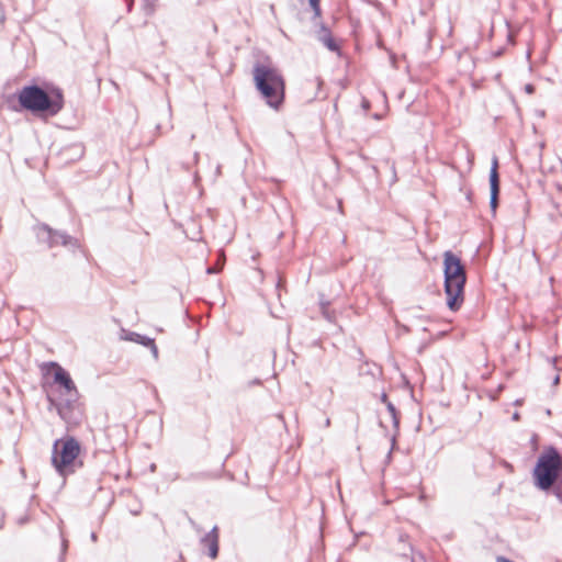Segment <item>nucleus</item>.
<instances>
[{
	"label": "nucleus",
	"instance_id": "15",
	"mask_svg": "<svg viewBox=\"0 0 562 562\" xmlns=\"http://www.w3.org/2000/svg\"><path fill=\"white\" fill-rule=\"evenodd\" d=\"M313 11L314 18L322 15L321 0H307Z\"/></svg>",
	"mask_w": 562,
	"mask_h": 562
},
{
	"label": "nucleus",
	"instance_id": "6",
	"mask_svg": "<svg viewBox=\"0 0 562 562\" xmlns=\"http://www.w3.org/2000/svg\"><path fill=\"white\" fill-rule=\"evenodd\" d=\"M81 445L77 438L66 436L56 439L52 449V464L56 472L61 476H67L76 472L83 465L79 460Z\"/></svg>",
	"mask_w": 562,
	"mask_h": 562
},
{
	"label": "nucleus",
	"instance_id": "14",
	"mask_svg": "<svg viewBox=\"0 0 562 562\" xmlns=\"http://www.w3.org/2000/svg\"><path fill=\"white\" fill-rule=\"evenodd\" d=\"M155 2L156 0H143L142 8L145 11L147 16H150L155 12Z\"/></svg>",
	"mask_w": 562,
	"mask_h": 562
},
{
	"label": "nucleus",
	"instance_id": "3",
	"mask_svg": "<svg viewBox=\"0 0 562 562\" xmlns=\"http://www.w3.org/2000/svg\"><path fill=\"white\" fill-rule=\"evenodd\" d=\"M533 486L553 495L562 504V452L553 445L544 446L531 470Z\"/></svg>",
	"mask_w": 562,
	"mask_h": 562
},
{
	"label": "nucleus",
	"instance_id": "13",
	"mask_svg": "<svg viewBox=\"0 0 562 562\" xmlns=\"http://www.w3.org/2000/svg\"><path fill=\"white\" fill-rule=\"evenodd\" d=\"M499 193L501 192H490V209L493 217H495L499 204Z\"/></svg>",
	"mask_w": 562,
	"mask_h": 562
},
{
	"label": "nucleus",
	"instance_id": "22",
	"mask_svg": "<svg viewBox=\"0 0 562 562\" xmlns=\"http://www.w3.org/2000/svg\"><path fill=\"white\" fill-rule=\"evenodd\" d=\"M380 401H381L383 404H385V406H386V407H387V403H392L391 401H389V397H387V395H386V393H385V392H383V393L381 394V396H380Z\"/></svg>",
	"mask_w": 562,
	"mask_h": 562
},
{
	"label": "nucleus",
	"instance_id": "30",
	"mask_svg": "<svg viewBox=\"0 0 562 562\" xmlns=\"http://www.w3.org/2000/svg\"><path fill=\"white\" fill-rule=\"evenodd\" d=\"M324 426L325 427H329L330 426V419L329 418H326L325 422H324Z\"/></svg>",
	"mask_w": 562,
	"mask_h": 562
},
{
	"label": "nucleus",
	"instance_id": "35",
	"mask_svg": "<svg viewBox=\"0 0 562 562\" xmlns=\"http://www.w3.org/2000/svg\"><path fill=\"white\" fill-rule=\"evenodd\" d=\"M373 116H374V119H376V120H379V119H380V115H379V114H374Z\"/></svg>",
	"mask_w": 562,
	"mask_h": 562
},
{
	"label": "nucleus",
	"instance_id": "36",
	"mask_svg": "<svg viewBox=\"0 0 562 562\" xmlns=\"http://www.w3.org/2000/svg\"><path fill=\"white\" fill-rule=\"evenodd\" d=\"M416 317H417V319H425V317L422 316V315L420 316H416Z\"/></svg>",
	"mask_w": 562,
	"mask_h": 562
},
{
	"label": "nucleus",
	"instance_id": "33",
	"mask_svg": "<svg viewBox=\"0 0 562 562\" xmlns=\"http://www.w3.org/2000/svg\"><path fill=\"white\" fill-rule=\"evenodd\" d=\"M199 160V153H194V161L198 162Z\"/></svg>",
	"mask_w": 562,
	"mask_h": 562
},
{
	"label": "nucleus",
	"instance_id": "20",
	"mask_svg": "<svg viewBox=\"0 0 562 562\" xmlns=\"http://www.w3.org/2000/svg\"><path fill=\"white\" fill-rule=\"evenodd\" d=\"M524 90L526 93L532 94L535 92L536 88L532 83H527V85H525Z\"/></svg>",
	"mask_w": 562,
	"mask_h": 562
},
{
	"label": "nucleus",
	"instance_id": "1",
	"mask_svg": "<svg viewBox=\"0 0 562 562\" xmlns=\"http://www.w3.org/2000/svg\"><path fill=\"white\" fill-rule=\"evenodd\" d=\"M8 108L14 112H30L40 119L54 117L65 106L64 91L49 81H32L7 97Z\"/></svg>",
	"mask_w": 562,
	"mask_h": 562
},
{
	"label": "nucleus",
	"instance_id": "2",
	"mask_svg": "<svg viewBox=\"0 0 562 562\" xmlns=\"http://www.w3.org/2000/svg\"><path fill=\"white\" fill-rule=\"evenodd\" d=\"M48 367L52 371H47L46 375H50L52 382L48 383L46 398L50 407L57 411L65 423L78 424L81 419L80 395L70 373L55 361L49 362Z\"/></svg>",
	"mask_w": 562,
	"mask_h": 562
},
{
	"label": "nucleus",
	"instance_id": "7",
	"mask_svg": "<svg viewBox=\"0 0 562 562\" xmlns=\"http://www.w3.org/2000/svg\"><path fill=\"white\" fill-rule=\"evenodd\" d=\"M33 229L37 241L45 244L48 248L63 246L72 252L81 249V245L76 237L69 235L65 231L55 229L46 223H38L33 227Z\"/></svg>",
	"mask_w": 562,
	"mask_h": 562
},
{
	"label": "nucleus",
	"instance_id": "25",
	"mask_svg": "<svg viewBox=\"0 0 562 562\" xmlns=\"http://www.w3.org/2000/svg\"><path fill=\"white\" fill-rule=\"evenodd\" d=\"M530 441H531V443H532V445H537V442H538V435H537V434H533V435L531 436Z\"/></svg>",
	"mask_w": 562,
	"mask_h": 562
},
{
	"label": "nucleus",
	"instance_id": "38",
	"mask_svg": "<svg viewBox=\"0 0 562 562\" xmlns=\"http://www.w3.org/2000/svg\"><path fill=\"white\" fill-rule=\"evenodd\" d=\"M412 562H414V561H412Z\"/></svg>",
	"mask_w": 562,
	"mask_h": 562
},
{
	"label": "nucleus",
	"instance_id": "16",
	"mask_svg": "<svg viewBox=\"0 0 562 562\" xmlns=\"http://www.w3.org/2000/svg\"><path fill=\"white\" fill-rule=\"evenodd\" d=\"M69 150L72 151V155H75L77 158H81L85 153V148L81 144H74L69 147Z\"/></svg>",
	"mask_w": 562,
	"mask_h": 562
},
{
	"label": "nucleus",
	"instance_id": "5",
	"mask_svg": "<svg viewBox=\"0 0 562 562\" xmlns=\"http://www.w3.org/2000/svg\"><path fill=\"white\" fill-rule=\"evenodd\" d=\"M442 257L446 304L451 312H458L464 302L468 280L465 266L461 258L451 250H446Z\"/></svg>",
	"mask_w": 562,
	"mask_h": 562
},
{
	"label": "nucleus",
	"instance_id": "12",
	"mask_svg": "<svg viewBox=\"0 0 562 562\" xmlns=\"http://www.w3.org/2000/svg\"><path fill=\"white\" fill-rule=\"evenodd\" d=\"M386 409L392 418L393 428L395 430L394 434L398 435L401 414L393 403H387Z\"/></svg>",
	"mask_w": 562,
	"mask_h": 562
},
{
	"label": "nucleus",
	"instance_id": "31",
	"mask_svg": "<svg viewBox=\"0 0 562 562\" xmlns=\"http://www.w3.org/2000/svg\"><path fill=\"white\" fill-rule=\"evenodd\" d=\"M558 359H559L558 357H554V358H552V359H551V361H552V363H553V367H554L555 369H557L555 363H557Z\"/></svg>",
	"mask_w": 562,
	"mask_h": 562
},
{
	"label": "nucleus",
	"instance_id": "4",
	"mask_svg": "<svg viewBox=\"0 0 562 562\" xmlns=\"http://www.w3.org/2000/svg\"><path fill=\"white\" fill-rule=\"evenodd\" d=\"M252 81L265 103L279 111L285 101V79L270 57L256 61L252 66Z\"/></svg>",
	"mask_w": 562,
	"mask_h": 562
},
{
	"label": "nucleus",
	"instance_id": "26",
	"mask_svg": "<svg viewBox=\"0 0 562 562\" xmlns=\"http://www.w3.org/2000/svg\"><path fill=\"white\" fill-rule=\"evenodd\" d=\"M560 383V375L557 374L554 378H553V381H552V385H558Z\"/></svg>",
	"mask_w": 562,
	"mask_h": 562
},
{
	"label": "nucleus",
	"instance_id": "9",
	"mask_svg": "<svg viewBox=\"0 0 562 562\" xmlns=\"http://www.w3.org/2000/svg\"><path fill=\"white\" fill-rule=\"evenodd\" d=\"M201 544L207 549V555L215 560L220 552V529L215 525L201 538Z\"/></svg>",
	"mask_w": 562,
	"mask_h": 562
},
{
	"label": "nucleus",
	"instance_id": "23",
	"mask_svg": "<svg viewBox=\"0 0 562 562\" xmlns=\"http://www.w3.org/2000/svg\"><path fill=\"white\" fill-rule=\"evenodd\" d=\"M125 3H126L127 12H131L133 10V7H134V0H125Z\"/></svg>",
	"mask_w": 562,
	"mask_h": 562
},
{
	"label": "nucleus",
	"instance_id": "8",
	"mask_svg": "<svg viewBox=\"0 0 562 562\" xmlns=\"http://www.w3.org/2000/svg\"><path fill=\"white\" fill-rule=\"evenodd\" d=\"M121 338L148 348L150 350L153 357L156 360L158 359L159 351H158V347H157L154 338L148 337L143 334H139V333H136V331L126 330V329H122Z\"/></svg>",
	"mask_w": 562,
	"mask_h": 562
},
{
	"label": "nucleus",
	"instance_id": "27",
	"mask_svg": "<svg viewBox=\"0 0 562 562\" xmlns=\"http://www.w3.org/2000/svg\"><path fill=\"white\" fill-rule=\"evenodd\" d=\"M249 384L250 385H260L261 384V380L260 379H255Z\"/></svg>",
	"mask_w": 562,
	"mask_h": 562
},
{
	"label": "nucleus",
	"instance_id": "28",
	"mask_svg": "<svg viewBox=\"0 0 562 562\" xmlns=\"http://www.w3.org/2000/svg\"><path fill=\"white\" fill-rule=\"evenodd\" d=\"M66 548H67V541L65 539H63V542H61V552H63V554L65 553Z\"/></svg>",
	"mask_w": 562,
	"mask_h": 562
},
{
	"label": "nucleus",
	"instance_id": "11",
	"mask_svg": "<svg viewBox=\"0 0 562 562\" xmlns=\"http://www.w3.org/2000/svg\"><path fill=\"white\" fill-rule=\"evenodd\" d=\"M490 192H501V179L498 173V159L496 156L492 159V165L490 169Z\"/></svg>",
	"mask_w": 562,
	"mask_h": 562
},
{
	"label": "nucleus",
	"instance_id": "21",
	"mask_svg": "<svg viewBox=\"0 0 562 562\" xmlns=\"http://www.w3.org/2000/svg\"><path fill=\"white\" fill-rule=\"evenodd\" d=\"M5 21V12L3 4L0 2V24H3Z\"/></svg>",
	"mask_w": 562,
	"mask_h": 562
},
{
	"label": "nucleus",
	"instance_id": "18",
	"mask_svg": "<svg viewBox=\"0 0 562 562\" xmlns=\"http://www.w3.org/2000/svg\"><path fill=\"white\" fill-rule=\"evenodd\" d=\"M361 108L367 113L370 110V108H371V102L368 99L362 98Z\"/></svg>",
	"mask_w": 562,
	"mask_h": 562
},
{
	"label": "nucleus",
	"instance_id": "34",
	"mask_svg": "<svg viewBox=\"0 0 562 562\" xmlns=\"http://www.w3.org/2000/svg\"><path fill=\"white\" fill-rule=\"evenodd\" d=\"M467 199L470 201L471 200V193H468L467 194Z\"/></svg>",
	"mask_w": 562,
	"mask_h": 562
},
{
	"label": "nucleus",
	"instance_id": "29",
	"mask_svg": "<svg viewBox=\"0 0 562 562\" xmlns=\"http://www.w3.org/2000/svg\"><path fill=\"white\" fill-rule=\"evenodd\" d=\"M519 417H520V416H519V413H518V412H515V413L513 414V419H514V420H518V419H519Z\"/></svg>",
	"mask_w": 562,
	"mask_h": 562
},
{
	"label": "nucleus",
	"instance_id": "32",
	"mask_svg": "<svg viewBox=\"0 0 562 562\" xmlns=\"http://www.w3.org/2000/svg\"><path fill=\"white\" fill-rule=\"evenodd\" d=\"M91 540H92V541H95V540H97V533H95V532H92V533H91Z\"/></svg>",
	"mask_w": 562,
	"mask_h": 562
},
{
	"label": "nucleus",
	"instance_id": "19",
	"mask_svg": "<svg viewBox=\"0 0 562 562\" xmlns=\"http://www.w3.org/2000/svg\"><path fill=\"white\" fill-rule=\"evenodd\" d=\"M396 437H397V435H396V434H394V435L392 436V438H391V450H390V451H389V453H387V458H389V459H390V458H391V456H392V450H393V449L395 448V446H396Z\"/></svg>",
	"mask_w": 562,
	"mask_h": 562
},
{
	"label": "nucleus",
	"instance_id": "37",
	"mask_svg": "<svg viewBox=\"0 0 562 562\" xmlns=\"http://www.w3.org/2000/svg\"><path fill=\"white\" fill-rule=\"evenodd\" d=\"M405 331H409V328L407 326H404Z\"/></svg>",
	"mask_w": 562,
	"mask_h": 562
},
{
	"label": "nucleus",
	"instance_id": "10",
	"mask_svg": "<svg viewBox=\"0 0 562 562\" xmlns=\"http://www.w3.org/2000/svg\"><path fill=\"white\" fill-rule=\"evenodd\" d=\"M316 37L317 40L323 43V45L333 53H339L340 46L337 43V41L334 38L329 27L321 23L319 29L316 31Z\"/></svg>",
	"mask_w": 562,
	"mask_h": 562
},
{
	"label": "nucleus",
	"instance_id": "17",
	"mask_svg": "<svg viewBox=\"0 0 562 562\" xmlns=\"http://www.w3.org/2000/svg\"><path fill=\"white\" fill-rule=\"evenodd\" d=\"M222 263L218 266V267H213V266H210L206 268V273L207 274H215L217 272H220V270L222 269Z\"/></svg>",
	"mask_w": 562,
	"mask_h": 562
},
{
	"label": "nucleus",
	"instance_id": "24",
	"mask_svg": "<svg viewBox=\"0 0 562 562\" xmlns=\"http://www.w3.org/2000/svg\"><path fill=\"white\" fill-rule=\"evenodd\" d=\"M4 512L3 509L0 507V529L3 527V522H4Z\"/></svg>",
	"mask_w": 562,
	"mask_h": 562
}]
</instances>
